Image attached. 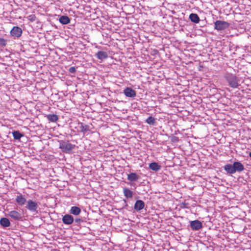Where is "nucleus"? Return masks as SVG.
Segmentation results:
<instances>
[{
    "mask_svg": "<svg viewBox=\"0 0 251 251\" xmlns=\"http://www.w3.org/2000/svg\"><path fill=\"white\" fill-rule=\"evenodd\" d=\"M70 19L69 17L66 15H62L59 19V22L62 25H67L70 23Z\"/></svg>",
    "mask_w": 251,
    "mask_h": 251,
    "instance_id": "obj_17",
    "label": "nucleus"
},
{
    "mask_svg": "<svg viewBox=\"0 0 251 251\" xmlns=\"http://www.w3.org/2000/svg\"><path fill=\"white\" fill-rule=\"evenodd\" d=\"M150 168L154 171H158L161 169V166L156 162H152L149 164Z\"/></svg>",
    "mask_w": 251,
    "mask_h": 251,
    "instance_id": "obj_20",
    "label": "nucleus"
},
{
    "mask_svg": "<svg viewBox=\"0 0 251 251\" xmlns=\"http://www.w3.org/2000/svg\"><path fill=\"white\" fill-rule=\"evenodd\" d=\"M76 71V68L75 67H71L69 69V71L71 73H75Z\"/></svg>",
    "mask_w": 251,
    "mask_h": 251,
    "instance_id": "obj_28",
    "label": "nucleus"
},
{
    "mask_svg": "<svg viewBox=\"0 0 251 251\" xmlns=\"http://www.w3.org/2000/svg\"><path fill=\"white\" fill-rule=\"evenodd\" d=\"M140 176L135 173H130L127 175V179L131 182L137 181Z\"/></svg>",
    "mask_w": 251,
    "mask_h": 251,
    "instance_id": "obj_14",
    "label": "nucleus"
},
{
    "mask_svg": "<svg viewBox=\"0 0 251 251\" xmlns=\"http://www.w3.org/2000/svg\"><path fill=\"white\" fill-rule=\"evenodd\" d=\"M190 227L193 230H199L202 227V225L200 221L196 220L190 222Z\"/></svg>",
    "mask_w": 251,
    "mask_h": 251,
    "instance_id": "obj_9",
    "label": "nucleus"
},
{
    "mask_svg": "<svg viewBox=\"0 0 251 251\" xmlns=\"http://www.w3.org/2000/svg\"><path fill=\"white\" fill-rule=\"evenodd\" d=\"M180 207L181 208H188V203L186 202H182L180 204Z\"/></svg>",
    "mask_w": 251,
    "mask_h": 251,
    "instance_id": "obj_27",
    "label": "nucleus"
},
{
    "mask_svg": "<svg viewBox=\"0 0 251 251\" xmlns=\"http://www.w3.org/2000/svg\"><path fill=\"white\" fill-rule=\"evenodd\" d=\"M189 19L191 22L194 23L198 24L200 22V18L198 14L195 13H191L189 15Z\"/></svg>",
    "mask_w": 251,
    "mask_h": 251,
    "instance_id": "obj_19",
    "label": "nucleus"
},
{
    "mask_svg": "<svg viewBox=\"0 0 251 251\" xmlns=\"http://www.w3.org/2000/svg\"><path fill=\"white\" fill-rule=\"evenodd\" d=\"M15 201L20 206H23L26 202L27 203L25 196L21 193H19V195L16 196Z\"/></svg>",
    "mask_w": 251,
    "mask_h": 251,
    "instance_id": "obj_10",
    "label": "nucleus"
},
{
    "mask_svg": "<svg viewBox=\"0 0 251 251\" xmlns=\"http://www.w3.org/2000/svg\"><path fill=\"white\" fill-rule=\"evenodd\" d=\"M58 142L59 144V148L62 152L66 153H71L72 150L76 146L75 145L71 144L69 140H59Z\"/></svg>",
    "mask_w": 251,
    "mask_h": 251,
    "instance_id": "obj_2",
    "label": "nucleus"
},
{
    "mask_svg": "<svg viewBox=\"0 0 251 251\" xmlns=\"http://www.w3.org/2000/svg\"><path fill=\"white\" fill-rule=\"evenodd\" d=\"M145 207V202L142 200H137L136 201L134 206V209L136 211H140Z\"/></svg>",
    "mask_w": 251,
    "mask_h": 251,
    "instance_id": "obj_12",
    "label": "nucleus"
},
{
    "mask_svg": "<svg viewBox=\"0 0 251 251\" xmlns=\"http://www.w3.org/2000/svg\"><path fill=\"white\" fill-rule=\"evenodd\" d=\"M25 208L29 211L36 213H38V209H40L38 203L31 200H29L27 201Z\"/></svg>",
    "mask_w": 251,
    "mask_h": 251,
    "instance_id": "obj_4",
    "label": "nucleus"
},
{
    "mask_svg": "<svg viewBox=\"0 0 251 251\" xmlns=\"http://www.w3.org/2000/svg\"><path fill=\"white\" fill-rule=\"evenodd\" d=\"M125 96L129 98H134L136 96V92L130 87H126L124 90Z\"/></svg>",
    "mask_w": 251,
    "mask_h": 251,
    "instance_id": "obj_11",
    "label": "nucleus"
},
{
    "mask_svg": "<svg viewBox=\"0 0 251 251\" xmlns=\"http://www.w3.org/2000/svg\"><path fill=\"white\" fill-rule=\"evenodd\" d=\"M214 28L217 30H224L229 26V24L226 21L217 20L214 22Z\"/></svg>",
    "mask_w": 251,
    "mask_h": 251,
    "instance_id": "obj_5",
    "label": "nucleus"
},
{
    "mask_svg": "<svg viewBox=\"0 0 251 251\" xmlns=\"http://www.w3.org/2000/svg\"><path fill=\"white\" fill-rule=\"evenodd\" d=\"M78 125L79 126L80 131L83 132L84 134L87 131H90V126L87 125H84L83 123L79 122Z\"/></svg>",
    "mask_w": 251,
    "mask_h": 251,
    "instance_id": "obj_13",
    "label": "nucleus"
},
{
    "mask_svg": "<svg viewBox=\"0 0 251 251\" xmlns=\"http://www.w3.org/2000/svg\"><path fill=\"white\" fill-rule=\"evenodd\" d=\"M146 122L147 124L150 125L154 126L156 124L155 119L152 116H150L148 118L146 119Z\"/></svg>",
    "mask_w": 251,
    "mask_h": 251,
    "instance_id": "obj_24",
    "label": "nucleus"
},
{
    "mask_svg": "<svg viewBox=\"0 0 251 251\" xmlns=\"http://www.w3.org/2000/svg\"><path fill=\"white\" fill-rule=\"evenodd\" d=\"M249 156L251 158V151L249 153Z\"/></svg>",
    "mask_w": 251,
    "mask_h": 251,
    "instance_id": "obj_30",
    "label": "nucleus"
},
{
    "mask_svg": "<svg viewBox=\"0 0 251 251\" xmlns=\"http://www.w3.org/2000/svg\"><path fill=\"white\" fill-rule=\"evenodd\" d=\"M23 30L22 28L18 26H14L10 30V35L14 38H19L22 34Z\"/></svg>",
    "mask_w": 251,
    "mask_h": 251,
    "instance_id": "obj_6",
    "label": "nucleus"
},
{
    "mask_svg": "<svg viewBox=\"0 0 251 251\" xmlns=\"http://www.w3.org/2000/svg\"><path fill=\"white\" fill-rule=\"evenodd\" d=\"M81 211V209L79 207L77 206H72L70 210V214L77 216L80 213Z\"/></svg>",
    "mask_w": 251,
    "mask_h": 251,
    "instance_id": "obj_18",
    "label": "nucleus"
},
{
    "mask_svg": "<svg viewBox=\"0 0 251 251\" xmlns=\"http://www.w3.org/2000/svg\"><path fill=\"white\" fill-rule=\"evenodd\" d=\"M62 221L63 223L66 225H70L74 222V218L70 214H65L62 217Z\"/></svg>",
    "mask_w": 251,
    "mask_h": 251,
    "instance_id": "obj_8",
    "label": "nucleus"
},
{
    "mask_svg": "<svg viewBox=\"0 0 251 251\" xmlns=\"http://www.w3.org/2000/svg\"><path fill=\"white\" fill-rule=\"evenodd\" d=\"M123 193L126 198H132L133 196V192L128 188H124Z\"/></svg>",
    "mask_w": 251,
    "mask_h": 251,
    "instance_id": "obj_22",
    "label": "nucleus"
},
{
    "mask_svg": "<svg viewBox=\"0 0 251 251\" xmlns=\"http://www.w3.org/2000/svg\"><path fill=\"white\" fill-rule=\"evenodd\" d=\"M223 168L229 175L235 174L236 172L240 173L245 170L244 165L240 161H234L232 164H227Z\"/></svg>",
    "mask_w": 251,
    "mask_h": 251,
    "instance_id": "obj_1",
    "label": "nucleus"
},
{
    "mask_svg": "<svg viewBox=\"0 0 251 251\" xmlns=\"http://www.w3.org/2000/svg\"><path fill=\"white\" fill-rule=\"evenodd\" d=\"M74 222L76 225H80L82 223L85 222V219L82 217H78L74 219Z\"/></svg>",
    "mask_w": 251,
    "mask_h": 251,
    "instance_id": "obj_25",
    "label": "nucleus"
},
{
    "mask_svg": "<svg viewBox=\"0 0 251 251\" xmlns=\"http://www.w3.org/2000/svg\"><path fill=\"white\" fill-rule=\"evenodd\" d=\"M130 185H131V186H132L134 187L135 188H136V187H135V183H130Z\"/></svg>",
    "mask_w": 251,
    "mask_h": 251,
    "instance_id": "obj_29",
    "label": "nucleus"
},
{
    "mask_svg": "<svg viewBox=\"0 0 251 251\" xmlns=\"http://www.w3.org/2000/svg\"><path fill=\"white\" fill-rule=\"evenodd\" d=\"M8 216L16 221H20L22 219V214L17 211L12 210L8 212Z\"/></svg>",
    "mask_w": 251,
    "mask_h": 251,
    "instance_id": "obj_7",
    "label": "nucleus"
},
{
    "mask_svg": "<svg viewBox=\"0 0 251 251\" xmlns=\"http://www.w3.org/2000/svg\"><path fill=\"white\" fill-rule=\"evenodd\" d=\"M12 133L14 140H20V139L24 136V134L21 133L18 130H14Z\"/></svg>",
    "mask_w": 251,
    "mask_h": 251,
    "instance_id": "obj_21",
    "label": "nucleus"
},
{
    "mask_svg": "<svg viewBox=\"0 0 251 251\" xmlns=\"http://www.w3.org/2000/svg\"><path fill=\"white\" fill-rule=\"evenodd\" d=\"M0 225L3 227L6 228L10 226V222L8 218L2 217L0 219Z\"/></svg>",
    "mask_w": 251,
    "mask_h": 251,
    "instance_id": "obj_16",
    "label": "nucleus"
},
{
    "mask_svg": "<svg viewBox=\"0 0 251 251\" xmlns=\"http://www.w3.org/2000/svg\"><path fill=\"white\" fill-rule=\"evenodd\" d=\"M95 56L99 59L102 60L108 57V54L106 52L103 51H99L96 53Z\"/></svg>",
    "mask_w": 251,
    "mask_h": 251,
    "instance_id": "obj_15",
    "label": "nucleus"
},
{
    "mask_svg": "<svg viewBox=\"0 0 251 251\" xmlns=\"http://www.w3.org/2000/svg\"><path fill=\"white\" fill-rule=\"evenodd\" d=\"M7 40L2 38H0V46L5 47L7 45Z\"/></svg>",
    "mask_w": 251,
    "mask_h": 251,
    "instance_id": "obj_26",
    "label": "nucleus"
},
{
    "mask_svg": "<svg viewBox=\"0 0 251 251\" xmlns=\"http://www.w3.org/2000/svg\"><path fill=\"white\" fill-rule=\"evenodd\" d=\"M48 120L51 122H56L58 120V117L56 114H49L47 115Z\"/></svg>",
    "mask_w": 251,
    "mask_h": 251,
    "instance_id": "obj_23",
    "label": "nucleus"
},
{
    "mask_svg": "<svg viewBox=\"0 0 251 251\" xmlns=\"http://www.w3.org/2000/svg\"><path fill=\"white\" fill-rule=\"evenodd\" d=\"M224 77L231 87L236 88L239 86V79L235 75L227 73L224 75Z\"/></svg>",
    "mask_w": 251,
    "mask_h": 251,
    "instance_id": "obj_3",
    "label": "nucleus"
}]
</instances>
